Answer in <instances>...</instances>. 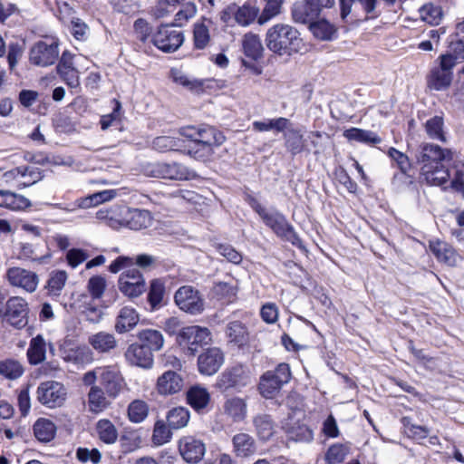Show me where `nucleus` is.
Masks as SVG:
<instances>
[{
	"label": "nucleus",
	"mask_w": 464,
	"mask_h": 464,
	"mask_svg": "<svg viewBox=\"0 0 464 464\" xmlns=\"http://www.w3.org/2000/svg\"><path fill=\"white\" fill-rule=\"evenodd\" d=\"M450 160L451 153L449 150L431 143L423 144L418 156V162L421 165V178L432 186L447 183L450 174L444 161Z\"/></svg>",
	"instance_id": "obj_1"
},
{
	"label": "nucleus",
	"mask_w": 464,
	"mask_h": 464,
	"mask_svg": "<svg viewBox=\"0 0 464 464\" xmlns=\"http://www.w3.org/2000/svg\"><path fill=\"white\" fill-rule=\"evenodd\" d=\"M179 133L187 140L188 154L201 160L209 159L214 149L225 141V136L211 126H187Z\"/></svg>",
	"instance_id": "obj_2"
},
{
	"label": "nucleus",
	"mask_w": 464,
	"mask_h": 464,
	"mask_svg": "<svg viewBox=\"0 0 464 464\" xmlns=\"http://www.w3.org/2000/svg\"><path fill=\"white\" fill-rule=\"evenodd\" d=\"M265 43L269 51L279 56H290L303 47L299 31L285 23H277L269 27L265 35Z\"/></svg>",
	"instance_id": "obj_3"
},
{
	"label": "nucleus",
	"mask_w": 464,
	"mask_h": 464,
	"mask_svg": "<svg viewBox=\"0 0 464 464\" xmlns=\"http://www.w3.org/2000/svg\"><path fill=\"white\" fill-rule=\"evenodd\" d=\"M83 384H93L98 381V386L104 390L108 396L116 399L126 387L125 379L117 365H103L88 371L82 378Z\"/></svg>",
	"instance_id": "obj_4"
},
{
	"label": "nucleus",
	"mask_w": 464,
	"mask_h": 464,
	"mask_svg": "<svg viewBox=\"0 0 464 464\" xmlns=\"http://www.w3.org/2000/svg\"><path fill=\"white\" fill-rule=\"evenodd\" d=\"M247 202L258 214L263 222L278 237L285 238L295 246H301L302 242L300 238L295 234L293 227L287 222L284 215L276 210L266 209L256 198L253 197L248 196Z\"/></svg>",
	"instance_id": "obj_5"
},
{
	"label": "nucleus",
	"mask_w": 464,
	"mask_h": 464,
	"mask_svg": "<svg viewBox=\"0 0 464 464\" xmlns=\"http://www.w3.org/2000/svg\"><path fill=\"white\" fill-rule=\"evenodd\" d=\"M290 379V366L284 362L278 364L275 370L267 371L262 375L258 387L260 394L266 399L276 397Z\"/></svg>",
	"instance_id": "obj_6"
},
{
	"label": "nucleus",
	"mask_w": 464,
	"mask_h": 464,
	"mask_svg": "<svg viewBox=\"0 0 464 464\" xmlns=\"http://www.w3.org/2000/svg\"><path fill=\"white\" fill-rule=\"evenodd\" d=\"M59 53L58 40L54 37H44L30 48L29 62L35 66L47 67L55 63Z\"/></svg>",
	"instance_id": "obj_7"
},
{
	"label": "nucleus",
	"mask_w": 464,
	"mask_h": 464,
	"mask_svg": "<svg viewBox=\"0 0 464 464\" xmlns=\"http://www.w3.org/2000/svg\"><path fill=\"white\" fill-rule=\"evenodd\" d=\"M440 63L434 67L427 77V86L434 91L447 90L452 82V69L456 65V57L451 53L439 57Z\"/></svg>",
	"instance_id": "obj_8"
},
{
	"label": "nucleus",
	"mask_w": 464,
	"mask_h": 464,
	"mask_svg": "<svg viewBox=\"0 0 464 464\" xmlns=\"http://www.w3.org/2000/svg\"><path fill=\"white\" fill-rule=\"evenodd\" d=\"M146 176L168 179L172 180H188L194 177V173L186 166L178 162H152L144 166Z\"/></svg>",
	"instance_id": "obj_9"
},
{
	"label": "nucleus",
	"mask_w": 464,
	"mask_h": 464,
	"mask_svg": "<svg viewBox=\"0 0 464 464\" xmlns=\"http://www.w3.org/2000/svg\"><path fill=\"white\" fill-rule=\"evenodd\" d=\"M211 341L210 331L207 327L190 325L183 327L177 335L179 344L194 355L198 348Z\"/></svg>",
	"instance_id": "obj_10"
},
{
	"label": "nucleus",
	"mask_w": 464,
	"mask_h": 464,
	"mask_svg": "<svg viewBox=\"0 0 464 464\" xmlns=\"http://www.w3.org/2000/svg\"><path fill=\"white\" fill-rule=\"evenodd\" d=\"M178 307L190 314H199L205 309V302L199 291L191 285L179 287L174 295Z\"/></svg>",
	"instance_id": "obj_11"
},
{
	"label": "nucleus",
	"mask_w": 464,
	"mask_h": 464,
	"mask_svg": "<svg viewBox=\"0 0 464 464\" xmlns=\"http://www.w3.org/2000/svg\"><path fill=\"white\" fill-rule=\"evenodd\" d=\"M334 5L335 0H303L293 5L292 18L295 23L306 24L319 15L324 9H330Z\"/></svg>",
	"instance_id": "obj_12"
},
{
	"label": "nucleus",
	"mask_w": 464,
	"mask_h": 464,
	"mask_svg": "<svg viewBox=\"0 0 464 464\" xmlns=\"http://www.w3.org/2000/svg\"><path fill=\"white\" fill-rule=\"evenodd\" d=\"M67 390L63 384L54 381L42 382L37 388L38 401L49 407H61L66 401Z\"/></svg>",
	"instance_id": "obj_13"
},
{
	"label": "nucleus",
	"mask_w": 464,
	"mask_h": 464,
	"mask_svg": "<svg viewBox=\"0 0 464 464\" xmlns=\"http://www.w3.org/2000/svg\"><path fill=\"white\" fill-rule=\"evenodd\" d=\"M184 41L181 31L174 29L170 25H161L152 35L151 42L160 50L165 53L177 51Z\"/></svg>",
	"instance_id": "obj_14"
},
{
	"label": "nucleus",
	"mask_w": 464,
	"mask_h": 464,
	"mask_svg": "<svg viewBox=\"0 0 464 464\" xmlns=\"http://www.w3.org/2000/svg\"><path fill=\"white\" fill-rule=\"evenodd\" d=\"M251 382L249 372L243 366H235L223 372L217 381V387L222 391L236 389L240 391Z\"/></svg>",
	"instance_id": "obj_15"
},
{
	"label": "nucleus",
	"mask_w": 464,
	"mask_h": 464,
	"mask_svg": "<svg viewBox=\"0 0 464 464\" xmlns=\"http://www.w3.org/2000/svg\"><path fill=\"white\" fill-rule=\"evenodd\" d=\"M119 289L130 298L138 297L145 291V280L136 268L124 271L119 278Z\"/></svg>",
	"instance_id": "obj_16"
},
{
	"label": "nucleus",
	"mask_w": 464,
	"mask_h": 464,
	"mask_svg": "<svg viewBox=\"0 0 464 464\" xmlns=\"http://www.w3.org/2000/svg\"><path fill=\"white\" fill-rule=\"evenodd\" d=\"M6 278L12 286L21 288L26 293H34L39 285V276L36 273L21 267L9 268Z\"/></svg>",
	"instance_id": "obj_17"
},
{
	"label": "nucleus",
	"mask_w": 464,
	"mask_h": 464,
	"mask_svg": "<svg viewBox=\"0 0 464 464\" xmlns=\"http://www.w3.org/2000/svg\"><path fill=\"white\" fill-rule=\"evenodd\" d=\"M6 321L17 329L24 328L28 323V304L24 299L14 296L6 302Z\"/></svg>",
	"instance_id": "obj_18"
},
{
	"label": "nucleus",
	"mask_w": 464,
	"mask_h": 464,
	"mask_svg": "<svg viewBox=\"0 0 464 464\" xmlns=\"http://www.w3.org/2000/svg\"><path fill=\"white\" fill-rule=\"evenodd\" d=\"M179 451L185 461L198 463L206 453V445L193 436H183L179 440Z\"/></svg>",
	"instance_id": "obj_19"
},
{
	"label": "nucleus",
	"mask_w": 464,
	"mask_h": 464,
	"mask_svg": "<svg viewBox=\"0 0 464 464\" xmlns=\"http://www.w3.org/2000/svg\"><path fill=\"white\" fill-rule=\"evenodd\" d=\"M224 363V354L217 347L207 349L198 359V371L204 375H213Z\"/></svg>",
	"instance_id": "obj_20"
},
{
	"label": "nucleus",
	"mask_w": 464,
	"mask_h": 464,
	"mask_svg": "<svg viewBox=\"0 0 464 464\" xmlns=\"http://www.w3.org/2000/svg\"><path fill=\"white\" fill-rule=\"evenodd\" d=\"M222 412L228 420L234 423L242 422L247 416V401L238 396L227 397L222 405Z\"/></svg>",
	"instance_id": "obj_21"
},
{
	"label": "nucleus",
	"mask_w": 464,
	"mask_h": 464,
	"mask_svg": "<svg viewBox=\"0 0 464 464\" xmlns=\"http://www.w3.org/2000/svg\"><path fill=\"white\" fill-rule=\"evenodd\" d=\"M90 386L87 393V407L89 411L92 413H101L111 407V401L115 400L108 396V393L98 386L97 383L85 384Z\"/></svg>",
	"instance_id": "obj_22"
},
{
	"label": "nucleus",
	"mask_w": 464,
	"mask_h": 464,
	"mask_svg": "<svg viewBox=\"0 0 464 464\" xmlns=\"http://www.w3.org/2000/svg\"><path fill=\"white\" fill-rule=\"evenodd\" d=\"M118 196V191L116 189H106L102 191H99L93 194H91L85 198H81L77 199L73 204L72 208H63L60 204H55L54 207L63 209L65 211H73L76 208H88L92 207H95L99 204H102L108 201L112 200Z\"/></svg>",
	"instance_id": "obj_23"
},
{
	"label": "nucleus",
	"mask_w": 464,
	"mask_h": 464,
	"mask_svg": "<svg viewBox=\"0 0 464 464\" xmlns=\"http://www.w3.org/2000/svg\"><path fill=\"white\" fill-rule=\"evenodd\" d=\"M125 358L131 365L144 369L151 368L154 362L151 350L140 343L130 344L125 352Z\"/></svg>",
	"instance_id": "obj_24"
},
{
	"label": "nucleus",
	"mask_w": 464,
	"mask_h": 464,
	"mask_svg": "<svg viewBox=\"0 0 464 464\" xmlns=\"http://www.w3.org/2000/svg\"><path fill=\"white\" fill-rule=\"evenodd\" d=\"M56 71L61 79L70 88H76L79 86V72L73 66V55L70 52L64 51L62 53L59 63L56 66Z\"/></svg>",
	"instance_id": "obj_25"
},
{
	"label": "nucleus",
	"mask_w": 464,
	"mask_h": 464,
	"mask_svg": "<svg viewBox=\"0 0 464 464\" xmlns=\"http://www.w3.org/2000/svg\"><path fill=\"white\" fill-rule=\"evenodd\" d=\"M184 386L183 378L175 371H166L157 380L156 390L160 395H172L179 392Z\"/></svg>",
	"instance_id": "obj_26"
},
{
	"label": "nucleus",
	"mask_w": 464,
	"mask_h": 464,
	"mask_svg": "<svg viewBox=\"0 0 464 464\" xmlns=\"http://www.w3.org/2000/svg\"><path fill=\"white\" fill-rule=\"evenodd\" d=\"M48 348L53 350V345L51 342H47L44 335L37 334L35 337L32 338L26 352L28 362L31 365H37L44 362L46 359Z\"/></svg>",
	"instance_id": "obj_27"
},
{
	"label": "nucleus",
	"mask_w": 464,
	"mask_h": 464,
	"mask_svg": "<svg viewBox=\"0 0 464 464\" xmlns=\"http://www.w3.org/2000/svg\"><path fill=\"white\" fill-rule=\"evenodd\" d=\"M127 207L112 206L107 208H101L96 212V218L113 229L124 227Z\"/></svg>",
	"instance_id": "obj_28"
},
{
	"label": "nucleus",
	"mask_w": 464,
	"mask_h": 464,
	"mask_svg": "<svg viewBox=\"0 0 464 464\" xmlns=\"http://www.w3.org/2000/svg\"><path fill=\"white\" fill-rule=\"evenodd\" d=\"M229 14H234L235 20L238 24L247 26L258 17L259 8L256 5H250L249 3L237 8L228 7L223 12L221 19L226 21V15Z\"/></svg>",
	"instance_id": "obj_29"
},
{
	"label": "nucleus",
	"mask_w": 464,
	"mask_h": 464,
	"mask_svg": "<svg viewBox=\"0 0 464 464\" xmlns=\"http://www.w3.org/2000/svg\"><path fill=\"white\" fill-rule=\"evenodd\" d=\"M430 249L439 262L444 263L449 266H456L461 260V256L456 252V250L445 242H430Z\"/></svg>",
	"instance_id": "obj_30"
},
{
	"label": "nucleus",
	"mask_w": 464,
	"mask_h": 464,
	"mask_svg": "<svg viewBox=\"0 0 464 464\" xmlns=\"http://www.w3.org/2000/svg\"><path fill=\"white\" fill-rule=\"evenodd\" d=\"M152 148L160 152L185 151L188 150V144L186 139L180 135H162L153 140Z\"/></svg>",
	"instance_id": "obj_31"
},
{
	"label": "nucleus",
	"mask_w": 464,
	"mask_h": 464,
	"mask_svg": "<svg viewBox=\"0 0 464 464\" xmlns=\"http://www.w3.org/2000/svg\"><path fill=\"white\" fill-rule=\"evenodd\" d=\"M140 321V314L131 306H123L116 317L114 329L118 334H125L136 327Z\"/></svg>",
	"instance_id": "obj_32"
},
{
	"label": "nucleus",
	"mask_w": 464,
	"mask_h": 464,
	"mask_svg": "<svg viewBox=\"0 0 464 464\" xmlns=\"http://www.w3.org/2000/svg\"><path fill=\"white\" fill-rule=\"evenodd\" d=\"M233 452L238 458H248L256 451V444L252 436L239 432L232 438Z\"/></svg>",
	"instance_id": "obj_33"
},
{
	"label": "nucleus",
	"mask_w": 464,
	"mask_h": 464,
	"mask_svg": "<svg viewBox=\"0 0 464 464\" xmlns=\"http://www.w3.org/2000/svg\"><path fill=\"white\" fill-rule=\"evenodd\" d=\"M89 344L100 353H107L115 349L118 342L114 334L107 332H98L88 337Z\"/></svg>",
	"instance_id": "obj_34"
},
{
	"label": "nucleus",
	"mask_w": 464,
	"mask_h": 464,
	"mask_svg": "<svg viewBox=\"0 0 464 464\" xmlns=\"http://www.w3.org/2000/svg\"><path fill=\"white\" fill-rule=\"evenodd\" d=\"M151 220L150 213L148 210L127 208L124 227L139 230L150 226Z\"/></svg>",
	"instance_id": "obj_35"
},
{
	"label": "nucleus",
	"mask_w": 464,
	"mask_h": 464,
	"mask_svg": "<svg viewBox=\"0 0 464 464\" xmlns=\"http://www.w3.org/2000/svg\"><path fill=\"white\" fill-rule=\"evenodd\" d=\"M188 403L197 411L205 409L210 401L208 391L201 385H194L187 392Z\"/></svg>",
	"instance_id": "obj_36"
},
{
	"label": "nucleus",
	"mask_w": 464,
	"mask_h": 464,
	"mask_svg": "<svg viewBox=\"0 0 464 464\" xmlns=\"http://www.w3.org/2000/svg\"><path fill=\"white\" fill-rule=\"evenodd\" d=\"M284 429L289 436V439L299 442H310L313 440L314 434L304 424L294 422L290 418L284 424Z\"/></svg>",
	"instance_id": "obj_37"
},
{
	"label": "nucleus",
	"mask_w": 464,
	"mask_h": 464,
	"mask_svg": "<svg viewBox=\"0 0 464 464\" xmlns=\"http://www.w3.org/2000/svg\"><path fill=\"white\" fill-rule=\"evenodd\" d=\"M95 431L103 443L114 444L119 437L118 429L109 419H101L95 424Z\"/></svg>",
	"instance_id": "obj_38"
},
{
	"label": "nucleus",
	"mask_w": 464,
	"mask_h": 464,
	"mask_svg": "<svg viewBox=\"0 0 464 464\" xmlns=\"http://www.w3.org/2000/svg\"><path fill=\"white\" fill-rule=\"evenodd\" d=\"M244 53L250 59L256 61L263 55L264 48L257 34L247 33L242 39Z\"/></svg>",
	"instance_id": "obj_39"
},
{
	"label": "nucleus",
	"mask_w": 464,
	"mask_h": 464,
	"mask_svg": "<svg viewBox=\"0 0 464 464\" xmlns=\"http://www.w3.org/2000/svg\"><path fill=\"white\" fill-rule=\"evenodd\" d=\"M34 437L41 442L51 441L56 434L55 424L48 419H38L33 427Z\"/></svg>",
	"instance_id": "obj_40"
},
{
	"label": "nucleus",
	"mask_w": 464,
	"mask_h": 464,
	"mask_svg": "<svg viewBox=\"0 0 464 464\" xmlns=\"http://www.w3.org/2000/svg\"><path fill=\"white\" fill-rule=\"evenodd\" d=\"M420 18L422 22L435 26L439 25L444 17V13L440 5L428 3L419 9Z\"/></svg>",
	"instance_id": "obj_41"
},
{
	"label": "nucleus",
	"mask_w": 464,
	"mask_h": 464,
	"mask_svg": "<svg viewBox=\"0 0 464 464\" xmlns=\"http://www.w3.org/2000/svg\"><path fill=\"white\" fill-rule=\"evenodd\" d=\"M137 337L141 342L140 344L150 348L151 352L160 351L164 345V337L162 334L154 329H144L138 333Z\"/></svg>",
	"instance_id": "obj_42"
},
{
	"label": "nucleus",
	"mask_w": 464,
	"mask_h": 464,
	"mask_svg": "<svg viewBox=\"0 0 464 464\" xmlns=\"http://www.w3.org/2000/svg\"><path fill=\"white\" fill-rule=\"evenodd\" d=\"M211 24V20L206 18L194 24L193 39L196 48L204 49L208 45L210 41L209 27Z\"/></svg>",
	"instance_id": "obj_43"
},
{
	"label": "nucleus",
	"mask_w": 464,
	"mask_h": 464,
	"mask_svg": "<svg viewBox=\"0 0 464 464\" xmlns=\"http://www.w3.org/2000/svg\"><path fill=\"white\" fill-rule=\"evenodd\" d=\"M343 137L350 141H357L365 144H377L381 142V138L371 130L359 128H350L343 131Z\"/></svg>",
	"instance_id": "obj_44"
},
{
	"label": "nucleus",
	"mask_w": 464,
	"mask_h": 464,
	"mask_svg": "<svg viewBox=\"0 0 464 464\" xmlns=\"http://www.w3.org/2000/svg\"><path fill=\"white\" fill-rule=\"evenodd\" d=\"M309 30L314 37L323 41L332 40L336 34L335 26L325 19L311 23Z\"/></svg>",
	"instance_id": "obj_45"
},
{
	"label": "nucleus",
	"mask_w": 464,
	"mask_h": 464,
	"mask_svg": "<svg viewBox=\"0 0 464 464\" xmlns=\"http://www.w3.org/2000/svg\"><path fill=\"white\" fill-rule=\"evenodd\" d=\"M189 411L185 407H176L167 414L168 425L170 429L179 430L186 427L189 421Z\"/></svg>",
	"instance_id": "obj_46"
},
{
	"label": "nucleus",
	"mask_w": 464,
	"mask_h": 464,
	"mask_svg": "<svg viewBox=\"0 0 464 464\" xmlns=\"http://www.w3.org/2000/svg\"><path fill=\"white\" fill-rule=\"evenodd\" d=\"M426 134L430 139L437 140L442 142L446 141L444 131V121L441 116H433L424 123Z\"/></svg>",
	"instance_id": "obj_47"
},
{
	"label": "nucleus",
	"mask_w": 464,
	"mask_h": 464,
	"mask_svg": "<svg viewBox=\"0 0 464 464\" xmlns=\"http://www.w3.org/2000/svg\"><path fill=\"white\" fill-rule=\"evenodd\" d=\"M350 450L348 443H334L327 449L324 460L327 464H340L349 455Z\"/></svg>",
	"instance_id": "obj_48"
},
{
	"label": "nucleus",
	"mask_w": 464,
	"mask_h": 464,
	"mask_svg": "<svg viewBox=\"0 0 464 464\" xmlns=\"http://www.w3.org/2000/svg\"><path fill=\"white\" fill-rule=\"evenodd\" d=\"M24 372V366L17 360L5 359L0 362V374L8 380L19 379Z\"/></svg>",
	"instance_id": "obj_49"
},
{
	"label": "nucleus",
	"mask_w": 464,
	"mask_h": 464,
	"mask_svg": "<svg viewBox=\"0 0 464 464\" xmlns=\"http://www.w3.org/2000/svg\"><path fill=\"white\" fill-rule=\"evenodd\" d=\"M68 279V274L64 270L53 271L47 282L48 294L52 296H59Z\"/></svg>",
	"instance_id": "obj_50"
},
{
	"label": "nucleus",
	"mask_w": 464,
	"mask_h": 464,
	"mask_svg": "<svg viewBox=\"0 0 464 464\" xmlns=\"http://www.w3.org/2000/svg\"><path fill=\"white\" fill-rule=\"evenodd\" d=\"M149 414V405L142 400H135L129 404L128 417L133 423L142 422Z\"/></svg>",
	"instance_id": "obj_51"
},
{
	"label": "nucleus",
	"mask_w": 464,
	"mask_h": 464,
	"mask_svg": "<svg viewBox=\"0 0 464 464\" xmlns=\"http://www.w3.org/2000/svg\"><path fill=\"white\" fill-rule=\"evenodd\" d=\"M254 425L261 440H268L274 434V423L269 415L259 414L256 416Z\"/></svg>",
	"instance_id": "obj_52"
},
{
	"label": "nucleus",
	"mask_w": 464,
	"mask_h": 464,
	"mask_svg": "<svg viewBox=\"0 0 464 464\" xmlns=\"http://www.w3.org/2000/svg\"><path fill=\"white\" fill-rule=\"evenodd\" d=\"M64 359L73 363L88 364L93 361V356L87 346H77L68 351Z\"/></svg>",
	"instance_id": "obj_53"
},
{
	"label": "nucleus",
	"mask_w": 464,
	"mask_h": 464,
	"mask_svg": "<svg viewBox=\"0 0 464 464\" xmlns=\"http://www.w3.org/2000/svg\"><path fill=\"white\" fill-rule=\"evenodd\" d=\"M266 2L261 14L257 17V24L263 25L280 14L283 0H265Z\"/></svg>",
	"instance_id": "obj_54"
},
{
	"label": "nucleus",
	"mask_w": 464,
	"mask_h": 464,
	"mask_svg": "<svg viewBox=\"0 0 464 464\" xmlns=\"http://www.w3.org/2000/svg\"><path fill=\"white\" fill-rule=\"evenodd\" d=\"M227 336L231 343L241 346L247 341V332L246 327L237 321L231 322L227 326Z\"/></svg>",
	"instance_id": "obj_55"
},
{
	"label": "nucleus",
	"mask_w": 464,
	"mask_h": 464,
	"mask_svg": "<svg viewBox=\"0 0 464 464\" xmlns=\"http://www.w3.org/2000/svg\"><path fill=\"white\" fill-rule=\"evenodd\" d=\"M171 75L173 81L184 86L188 90L194 92H200L203 91L204 82L197 79H190L188 75L184 74L182 72L178 70H172Z\"/></svg>",
	"instance_id": "obj_56"
},
{
	"label": "nucleus",
	"mask_w": 464,
	"mask_h": 464,
	"mask_svg": "<svg viewBox=\"0 0 464 464\" xmlns=\"http://www.w3.org/2000/svg\"><path fill=\"white\" fill-rule=\"evenodd\" d=\"M165 295V285L163 282L155 279L150 283V291L148 294V301L153 310L158 309L163 301Z\"/></svg>",
	"instance_id": "obj_57"
},
{
	"label": "nucleus",
	"mask_w": 464,
	"mask_h": 464,
	"mask_svg": "<svg viewBox=\"0 0 464 464\" xmlns=\"http://www.w3.org/2000/svg\"><path fill=\"white\" fill-rule=\"evenodd\" d=\"M213 293L221 300L232 302L237 295V286L227 282H218L213 286Z\"/></svg>",
	"instance_id": "obj_58"
},
{
	"label": "nucleus",
	"mask_w": 464,
	"mask_h": 464,
	"mask_svg": "<svg viewBox=\"0 0 464 464\" xmlns=\"http://www.w3.org/2000/svg\"><path fill=\"white\" fill-rule=\"evenodd\" d=\"M5 198V208L19 211L31 207V201L23 195L8 191Z\"/></svg>",
	"instance_id": "obj_59"
},
{
	"label": "nucleus",
	"mask_w": 464,
	"mask_h": 464,
	"mask_svg": "<svg viewBox=\"0 0 464 464\" xmlns=\"http://www.w3.org/2000/svg\"><path fill=\"white\" fill-rule=\"evenodd\" d=\"M197 6L191 2H188L182 5L180 10L175 14L174 25L183 26L197 14Z\"/></svg>",
	"instance_id": "obj_60"
},
{
	"label": "nucleus",
	"mask_w": 464,
	"mask_h": 464,
	"mask_svg": "<svg viewBox=\"0 0 464 464\" xmlns=\"http://www.w3.org/2000/svg\"><path fill=\"white\" fill-rule=\"evenodd\" d=\"M169 425L167 426L163 420H158L155 423L152 441L157 446H161L169 442L171 439V432Z\"/></svg>",
	"instance_id": "obj_61"
},
{
	"label": "nucleus",
	"mask_w": 464,
	"mask_h": 464,
	"mask_svg": "<svg viewBox=\"0 0 464 464\" xmlns=\"http://www.w3.org/2000/svg\"><path fill=\"white\" fill-rule=\"evenodd\" d=\"M133 31L135 37L142 44H146L152 38V28L150 24L142 18H139L134 22Z\"/></svg>",
	"instance_id": "obj_62"
},
{
	"label": "nucleus",
	"mask_w": 464,
	"mask_h": 464,
	"mask_svg": "<svg viewBox=\"0 0 464 464\" xmlns=\"http://www.w3.org/2000/svg\"><path fill=\"white\" fill-rule=\"evenodd\" d=\"M18 188H24L34 185L41 179V174L34 168L22 167V173L19 176Z\"/></svg>",
	"instance_id": "obj_63"
},
{
	"label": "nucleus",
	"mask_w": 464,
	"mask_h": 464,
	"mask_svg": "<svg viewBox=\"0 0 464 464\" xmlns=\"http://www.w3.org/2000/svg\"><path fill=\"white\" fill-rule=\"evenodd\" d=\"M286 141L285 145L286 148L293 153L297 154L300 153L304 147V141L303 134L299 130H291L285 136Z\"/></svg>",
	"instance_id": "obj_64"
}]
</instances>
